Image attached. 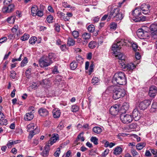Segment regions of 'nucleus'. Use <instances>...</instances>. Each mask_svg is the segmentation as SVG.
<instances>
[{
	"instance_id": "obj_1",
	"label": "nucleus",
	"mask_w": 157,
	"mask_h": 157,
	"mask_svg": "<svg viewBox=\"0 0 157 157\" xmlns=\"http://www.w3.org/2000/svg\"><path fill=\"white\" fill-rule=\"evenodd\" d=\"M132 42L130 39H117L112 45V50L116 54V52H117V50H120L121 46H129L130 44L132 45L133 49L136 51L137 49L138 46L136 43H132Z\"/></svg>"
},
{
	"instance_id": "obj_2",
	"label": "nucleus",
	"mask_w": 157,
	"mask_h": 157,
	"mask_svg": "<svg viewBox=\"0 0 157 157\" xmlns=\"http://www.w3.org/2000/svg\"><path fill=\"white\" fill-rule=\"evenodd\" d=\"M113 82H116L120 85H124L127 83V80L124 73L118 72L115 74L113 76Z\"/></svg>"
},
{
	"instance_id": "obj_3",
	"label": "nucleus",
	"mask_w": 157,
	"mask_h": 157,
	"mask_svg": "<svg viewBox=\"0 0 157 157\" xmlns=\"http://www.w3.org/2000/svg\"><path fill=\"white\" fill-rule=\"evenodd\" d=\"M129 17L136 22L145 21V18L141 16V12L140 8H136L129 13Z\"/></svg>"
},
{
	"instance_id": "obj_4",
	"label": "nucleus",
	"mask_w": 157,
	"mask_h": 157,
	"mask_svg": "<svg viewBox=\"0 0 157 157\" xmlns=\"http://www.w3.org/2000/svg\"><path fill=\"white\" fill-rule=\"evenodd\" d=\"M11 1L12 0H4V6L2 9V11L3 13H10L14 10V5L11 3Z\"/></svg>"
},
{
	"instance_id": "obj_5",
	"label": "nucleus",
	"mask_w": 157,
	"mask_h": 157,
	"mask_svg": "<svg viewBox=\"0 0 157 157\" xmlns=\"http://www.w3.org/2000/svg\"><path fill=\"white\" fill-rule=\"evenodd\" d=\"M148 30L147 27L143 26L138 29L136 33L137 35L140 39H146L149 35Z\"/></svg>"
},
{
	"instance_id": "obj_6",
	"label": "nucleus",
	"mask_w": 157,
	"mask_h": 157,
	"mask_svg": "<svg viewBox=\"0 0 157 157\" xmlns=\"http://www.w3.org/2000/svg\"><path fill=\"white\" fill-rule=\"evenodd\" d=\"M113 98L116 100L124 97L125 94V90L123 89L117 88L113 90Z\"/></svg>"
},
{
	"instance_id": "obj_7",
	"label": "nucleus",
	"mask_w": 157,
	"mask_h": 157,
	"mask_svg": "<svg viewBox=\"0 0 157 157\" xmlns=\"http://www.w3.org/2000/svg\"><path fill=\"white\" fill-rule=\"evenodd\" d=\"M39 63L41 67H48L52 63L53 61L49 60L47 56H44L41 57L39 60Z\"/></svg>"
},
{
	"instance_id": "obj_8",
	"label": "nucleus",
	"mask_w": 157,
	"mask_h": 157,
	"mask_svg": "<svg viewBox=\"0 0 157 157\" xmlns=\"http://www.w3.org/2000/svg\"><path fill=\"white\" fill-rule=\"evenodd\" d=\"M120 117L121 122L124 124H128L131 122L133 120L131 115L124 113H122L120 114Z\"/></svg>"
},
{
	"instance_id": "obj_9",
	"label": "nucleus",
	"mask_w": 157,
	"mask_h": 157,
	"mask_svg": "<svg viewBox=\"0 0 157 157\" xmlns=\"http://www.w3.org/2000/svg\"><path fill=\"white\" fill-rule=\"evenodd\" d=\"M119 11L120 9L118 8H112L110 11L108 13L109 17L108 20L109 21L111 18L114 19Z\"/></svg>"
},
{
	"instance_id": "obj_10",
	"label": "nucleus",
	"mask_w": 157,
	"mask_h": 157,
	"mask_svg": "<svg viewBox=\"0 0 157 157\" xmlns=\"http://www.w3.org/2000/svg\"><path fill=\"white\" fill-rule=\"evenodd\" d=\"M150 6L149 4H146L145 3L143 4L140 6V8L141 10L143 13L145 15H149L150 13Z\"/></svg>"
},
{
	"instance_id": "obj_11",
	"label": "nucleus",
	"mask_w": 157,
	"mask_h": 157,
	"mask_svg": "<svg viewBox=\"0 0 157 157\" xmlns=\"http://www.w3.org/2000/svg\"><path fill=\"white\" fill-rule=\"evenodd\" d=\"M151 101L148 100H145L141 102L139 105V107L141 109H145L150 105Z\"/></svg>"
},
{
	"instance_id": "obj_12",
	"label": "nucleus",
	"mask_w": 157,
	"mask_h": 157,
	"mask_svg": "<svg viewBox=\"0 0 157 157\" xmlns=\"http://www.w3.org/2000/svg\"><path fill=\"white\" fill-rule=\"evenodd\" d=\"M59 140L58 135L57 134L54 133L52 134V136L51 137L50 140L48 141L47 144V146H49L50 147L57 140Z\"/></svg>"
},
{
	"instance_id": "obj_13",
	"label": "nucleus",
	"mask_w": 157,
	"mask_h": 157,
	"mask_svg": "<svg viewBox=\"0 0 157 157\" xmlns=\"http://www.w3.org/2000/svg\"><path fill=\"white\" fill-rule=\"evenodd\" d=\"M157 94V87L152 85L149 88V95L151 97H154Z\"/></svg>"
},
{
	"instance_id": "obj_14",
	"label": "nucleus",
	"mask_w": 157,
	"mask_h": 157,
	"mask_svg": "<svg viewBox=\"0 0 157 157\" xmlns=\"http://www.w3.org/2000/svg\"><path fill=\"white\" fill-rule=\"evenodd\" d=\"M119 111V106L117 105H115L111 107L109 109V112L112 115L115 116L117 115Z\"/></svg>"
},
{
	"instance_id": "obj_15",
	"label": "nucleus",
	"mask_w": 157,
	"mask_h": 157,
	"mask_svg": "<svg viewBox=\"0 0 157 157\" xmlns=\"http://www.w3.org/2000/svg\"><path fill=\"white\" fill-rule=\"evenodd\" d=\"M132 116L135 121H138L140 118V113L137 109H134L132 113Z\"/></svg>"
},
{
	"instance_id": "obj_16",
	"label": "nucleus",
	"mask_w": 157,
	"mask_h": 157,
	"mask_svg": "<svg viewBox=\"0 0 157 157\" xmlns=\"http://www.w3.org/2000/svg\"><path fill=\"white\" fill-rule=\"evenodd\" d=\"M38 112L40 115L43 117L46 116L49 114L48 111L46 109L43 108H40Z\"/></svg>"
},
{
	"instance_id": "obj_17",
	"label": "nucleus",
	"mask_w": 157,
	"mask_h": 157,
	"mask_svg": "<svg viewBox=\"0 0 157 157\" xmlns=\"http://www.w3.org/2000/svg\"><path fill=\"white\" fill-rule=\"evenodd\" d=\"M34 117V115L32 112L26 113L25 115L24 118L26 121H31L33 119Z\"/></svg>"
},
{
	"instance_id": "obj_18",
	"label": "nucleus",
	"mask_w": 157,
	"mask_h": 157,
	"mask_svg": "<svg viewBox=\"0 0 157 157\" xmlns=\"http://www.w3.org/2000/svg\"><path fill=\"white\" fill-rule=\"evenodd\" d=\"M60 112L59 109L55 108L52 110V114L53 117L54 118H58L60 115Z\"/></svg>"
},
{
	"instance_id": "obj_19",
	"label": "nucleus",
	"mask_w": 157,
	"mask_h": 157,
	"mask_svg": "<svg viewBox=\"0 0 157 157\" xmlns=\"http://www.w3.org/2000/svg\"><path fill=\"white\" fill-rule=\"evenodd\" d=\"M124 16L122 13L120 12H118V13L117 14L116 16L114 18L115 21L117 22H120L121 20L123 18Z\"/></svg>"
},
{
	"instance_id": "obj_20",
	"label": "nucleus",
	"mask_w": 157,
	"mask_h": 157,
	"mask_svg": "<svg viewBox=\"0 0 157 157\" xmlns=\"http://www.w3.org/2000/svg\"><path fill=\"white\" fill-rule=\"evenodd\" d=\"M129 107V104L127 102H125L123 104L121 109V113H125L128 110Z\"/></svg>"
},
{
	"instance_id": "obj_21",
	"label": "nucleus",
	"mask_w": 157,
	"mask_h": 157,
	"mask_svg": "<svg viewBox=\"0 0 157 157\" xmlns=\"http://www.w3.org/2000/svg\"><path fill=\"white\" fill-rule=\"evenodd\" d=\"M50 147L49 146L46 145L44 147V150L41 153L42 155L43 156H47L49 155V152L50 150Z\"/></svg>"
},
{
	"instance_id": "obj_22",
	"label": "nucleus",
	"mask_w": 157,
	"mask_h": 157,
	"mask_svg": "<svg viewBox=\"0 0 157 157\" xmlns=\"http://www.w3.org/2000/svg\"><path fill=\"white\" fill-rule=\"evenodd\" d=\"M122 151V148L119 146L116 147L113 151V154L117 155H120Z\"/></svg>"
},
{
	"instance_id": "obj_23",
	"label": "nucleus",
	"mask_w": 157,
	"mask_h": 157,
	"mask_svg": "<svg viewBox=\"0 0 157 157\" xmlns=\"http://www.w3.org/2000/svg\"><path fill=\"white\" fill-rule=\"evenodd\" d=\"M80 140L82 142L84 141L85 140L84 137L82 136L81 133L79 134L78 136L76 139L74 141V144H75V145H78L80 143L78 142Z\"/></svg>"
},
{
	"instance_id": "obj_24",
	"label": "nucleus",
	"mask_w": 157,
	"mask_h": 157,
	"mask_svg": "<svg viewBox=\"0 0 157 157\" xmlns=\"http://www.w3.org/2000/svg\"><path fill=\"white\" fill-rule=\"evenodd\" d=\"M20 142V140H17L16 141L10 140L7 143V146L9 148H11L12 147L13 145L18 143Z\"/></svg>"
},
{
	"instance_id": "obj_25",
	"label": "nucleus",
	"mask_w": 157,
	"mask_h": 157,
	"mask_svg": "<svg viewBox=\"0 0 157 157\" xmlns=\"http://www.w3.org/2000/svg\"><path fill=\"white\" fill-rule=\"evenodd\" d=\"M36 126V124L33 123H30L27 125V131L32 132L36 129V128H34Z\"/></svg>"
},
{
	"instance_id": "obj_26",
	"label": "nucleus",
	"mask_w": 157,
	"mask_h": 157,
	"mask_svg": "<svg viewBox=\"0 0 157 157\" xmlns=\"http://www.w3.org/2000/svg\"><path fill=\"white\" fill-rule=\"evenodd\" d=\"M38 10V7L35 5L33 6L31 8V12L32 15L33 16H36V14Z\"/></svg>"
},
{
	"instance_id": "obj_27",
	"label": "nucleus",
	"mask_w": 157,
	"mask_h": 157,
	"mask_svg": "<svg viewBox=\"0 0 157 157\" xmlns=\"http://www.w3.org/2000/svg\"><path fill=\"white\" fill-rule=\"evenodd\" d=\"M126 66L124 69V71L130 70H132L135 68V65L132 63H128L126 65Z\"/></svg>"
},
{
	"instance_id": "obj_28",
	"label": "nucleus",
	"mask_w": 157,
	"mask_h": 157,
	"mask_svg": "<svg viewBox=\"0 0 157 157\" xmlns=\"http://www.w3.org/2000/svg\"><path fill=\"white\" fill-rule=\"evenodd\" d=\"M146 145V143L144 142H141L138 144L136 146L137 150H140L142 149Z\"/></svg>"
},
{
	"instance_id": "obj_29",
	"label": "nucleus",
	"mask_w": 157,
	"mask_h": 157,
	"mask_svg": "<svg viewBox=\"0 0 157 157\" xmlns=\"http://www.w3.org/2000/svg\"><path fill=\"white\" fill-rule=\"evenodd\" d=\"M75 44V41L71 38L69 37L67 40V45L68 46H74Z\"/></svg>"
},
{
	"instance_id": "obj_30",
	"label": "nucleus",
	"mask_w": 157,
	"mask_h": 157,
	"mask_svg": "<svg viewBox=\"0 0 157 157\" xmlns=\"http://www.w3.org/2000/svg\"><path fill=\"white\" fill-rule=\"evenodd\" d=\"M82 37L83 40L88 41L91 38V35L88 33H85L82 35Z\"/></svg>"
},
{
	"instance_id": "obj_31",
	"label": "nucleus",
	"mask_w": 157,
	"mask_h": 157,
	"mask_svg": "<svg viewBox=\"0 0 157 157\" xmlns=\"http://www.w3.org/2000/svg\"><path fill=\"white\" fill-rule=\"evenodd\" d=\"M116 56L118 57L120 60H121V62H122V61H125V56L122 53L119 52L116 55Z\"/></svg>"
},
{
	"instance_id": "obj_32",
	"label": "nucleus",
	"mask_w": 157,
	"mask_h": 157,
	"mask_svg": "<svg viewBox=\"0 0 157 157\" xmlns=\"http://www.w3.org/2000/svg\"><path fill=\"white\" fill-rule=\"evenodd\" d=\"M93 131L96 134H99L102 132V129L99 127H94L93 129Z\"/></svg>"
},
{
	"instance_id": "obj_33",
	"label": "nucleus",
	"mask_w": 157,
	"mask_h": 157,
	"mask_svg": "<svg viewBox=\"0 0 157 157\" xmlns=\"http://www.w3.org/2000/svg\"><path fill=\"white\" fill-rule=\"evenodd\" d=\"M150 29L151 31L157 32V23H155L151 24L150 26Z\"/></svg>"
},
{
	"instance_id": "obj_34",
	"label": "nucleus",
	"mask_w": 157,
	"mask_h": 157,
	"mask_svg": "<svg viewBox=\"0 0 157 157\" xmlns=\"http://www.w3.org/2000/svg\"><path fill=\"white\" fill-rule=\"evenodd\" d=\"M157 109V102L155 101L153 102L151 105V107L150 109L151 112H154Z\"/></svg>"
},
{
	"instance_id": "obj_35",
	"label": "nucleus",
	"mask_w": 157,
	"mask_h": 157,
	"mask_svg": "<svg viewBox=\"0 0 157 157\" xmlns=\"http://www.w3.org/2000/svg\"><path fill=\"white\" fill-rule=\"evenodd\" d=\"M97 43L94 41H92L88 44V46L90 48L93 49L97 45Z\"/></svg>"
},
{
	"instance_id": "obj_36",
	"label": "nucleus",
	"mask_w": 157,
	"mask_h": 157,
	"mask_svg": "<svg viewBox=\"0 0 157 157\" xmlns=\"http://www.w3.org/2000/svg\"><path fill=\"white\" fill-rule=\"evenodd\" d=\"M56 57V55L55 54L52 53H50L48 54V56H47V58L49 60H51L52 61H53V60L55 59Z\"/></svg>"
},
{
	"instance_id": "obj_37",
	"label": "nucleus",
	"mask_w": 157,
	"mask_h": 157,
	"mask_svg": "<svg viewBox=\"0 0 157 157\" xmlns=\"http://www.w3.org/2000/svg\"><path fill=\"white\" fill-rule=\"evenodd\" d=\"M78 64L75 61H73L70 64V67L72 70H75L77 67Z\"/></svg>"
},
{
	"instance_id": "obj_38",
	"label": "nucleus",
	"mask_w": 157,
	"mask_h": 157,
	"mask_svg": "<svg viewBox=\"0 0 157 157\" xmlns=\"http://www.w3.org/2000/svg\"><path fill=\"white\" fill-rule=\"evenodd\" d=\"M71 110L73 112H76L79 109V107L76 105H72Z\"/></svg>"
},
{
	"instance_id": "obj_39",
	"label": "nucleus",
	"mask_w": 157,
	"mask_h": 157,
	"mask_svg": "<svg viewBox=\"0 0 157 157\" xmlns=\"http://www.w3.org/2000/svg\"><path fill=\"white\" fill-rule=\"evenodd\" d=\"M37 38L35 36H33L31 37L29 40V43L31 44H33L35 43V42L37 40Z\"/></svg>"
},
{
	"instance_id": "obj_40",
	"label": "nucleus",
	"mask_w": 157,
	"mask_h": 157,
	"mask_svg": "<svg viewBox=\"0 0 157 157\" xmlns=\"http://www.w3.org/2000/svg\"><path fill=\"white\" fill-rule=\"evenodd\" d=\"M88 31L90 33H93L95 30V27L93 25H89L87 28Z\"/></svg>"
},
{
	"instance_id": "obj_41",
	"label": "nucleus",
	"mask_w": 157,
	"mask_h": 157,
	"mask_svg": "<svg viewBox=\"0 0 157 157\" xmlns=\"http://www.w3.org/2000/svg\"><path fill=\"white\" fill-rule=\"evenodd\" d=\"M92 83L94 85L97 84V83L99 82V79L98 77H93L92 80Z\"/></svg>"
},
{
	"instance_id": "obj_42",
	"label": "nucleus",
	"mask_w": 157,
	"mask_h": 157,
	"mask_svg": "<svg viewBox=\"0 0 157 157\" xmlns=\"http://www.w3.org/2000/svg\"><path fill=\"white\" fill-rule=\"evenodd\" d=\"M62 77L60 75H57L56 76V78L54 81L55 84H58L59 82L61 81L62 80Z\"/></svg>"
},
{
	"instance_id": "obj_43",
	"label": "nucleus",
	"mask_w": 157,
	"mask_h": 157,
	"mask_svg": "<svg viewBox=\"0 0 157 157\" xmlns=\"http://www.w3.org/2000/svg\"><path fill=\"white\" fill-rule=\"evenodd\" d=\"M90 141L95 145H97L98 144V139L96 137H92L90 139Z\"/></svg>"
},
{
	"instance_id": "obj_44",
	"label": "nucleus",
	"mask_w": 157,
	"mask_h": 157,
	"mask_svg": "<svg viewBox=\"0 0 157 157\" xmlns=\"http://www.w3.org/2000/svg\"><path fill=\"white\" fill-rule=\"evenodd\" d=\"M28 62V60L26 57H25L24 59L22 60L21 63V67H24L27 63Z\"/></svg>"
},
{
	"instance_id": "obj_45",
	"label": "nucleus",
	"mask_w": 157,
	"mask_h": 157,
	"mask_svg": "<svg viewBox=\"0 0 157 157\" xmlns=\"http://www.w3.org/2000/svg\"><path fill=\"white\" fill-rule=\"evenodd\" d=\"M29 35L26 34H25L21 38V40L24 41L27 40L29 38Z\"/></svg>"
},
{
	"instance_id": "obj_46",
	"label": "nucleus",
	"mask_w": 157,
	"mask_h": 157,
	"mask_svg": "<svg viewBox=\"0 0 157 157\" xmlns=\"http://www.w3.org/2000/svg\"><path fill=\"white\" fill-rule=\"evenodd\" d=\"M16 72L14 71H10V77L12 78L15 79L16 76Z\"/></svg>"
},
{
	"instance_id": "obj_47",
	"label": "nucleus",
	"mask_w": 157,
	"mask_h": 157,
	"mask_svg": "<svg viewBox=\"0 0 157 157\" xmlns=\"http://www.w3.org/2000/svg\"><path fill=\"white\" fill-rule=\"evenodd\" d=\"M117 26V24L115 22H112L110 24V28L113 29H116Z\"/></svg>"
},
{
	"instance_id": "obj_48",
	"label": "nucleus",
	"mask_w": 157,
	"mask_h": 157,
	"mask_svg": "<svg viewBox=\"0 0 157 157\" xmlns=\"http://www.w3.org/2000/svg\"><path fill=\"white\" fill-rule=\"evenodd\" d=\"M47 20L48 23H52L53 19V17L51 15H49L47 18Z\"/></svg>"
},
{
	"instance_id": "obj_49",
	"label": "nucleus",
	"mask_w": 157,
	"mask_h": 157,
	"mask_svg": "<svg viewBox=\"0 0 157 157\" xmlns=\"http://www.w3.org/2000/svg\"><path fill=\"white\" fill-rule=\"evenodd\" d=\"M72 34L75 38H77L79 36V32L76 31H74L72 32Z\"/></svg>"
},
{
	"instance_id": "obj_50",
	"label": "nucleus",
	"mask_w": 157,
	"mask_h": 157,
	"mask_svg": "<svg viewBox=\"0 0 157 157\" xmlns=\"http://www.w3.org/2000/svg\"><path fill=\"white\" fill-rule=\"evenodd\" d=\"M14 21V17L11 16L8 17L7 19V21L9 23H11L13 22Z\"/></svg>"
},
{
	"instance_id": "obj_51",
	"label": "nucleus",
	"mask_w": 157,
	"mask_h": 157,
	"mask_svg": "<svg viewBox=\"0 0 157 157\" xmlns=\"http://www.w3.org/2000/svg\"><path fill=\"white\" fill-rule=\"evenodd\" d=\"M131 152L133 156H135L138 155V152H137L135 149L133 148L131 149Z\"/></svg>"
},
{
	"instance_id": "obj_52",
	"label": "nucleus",
	"mask_w": 157,
	"mask_h": 157,
	"mask_svg": "<svg viewBox=\"0 0 157 157\" xmlns=\"http://www.w3.org/2000/svg\"><path fill=\"white\" fill-rule=\"evenodd\" d=\"M44 15L43 12L42 11L38 10L36 14V16L37 15L39 17H42Z\"/></svg>"
},
{
	"instance_id": "obj_53",
	"label": "nucleus",
	"mask_w": 157,
	"mask_h": 157,
	"mask_svg": "<svg viewBox=\"0 0 157 157\" xmlns=\"http://www.w3.org/2000/svg\"><path fill=\"white\" fill-rule=\"evenodd\" d=\"M60 26L59 24H56L55 25V29L56 31L57 32H59L60 31Z\"/></svg>"
},
{
	"instance_id": "obj_54",
	"label": "nucleus",
	"mask_w": 157,
	"mask_h": 157,
	"mask_svg": "<svg viewBox=\"0 0 157 157\" xmlns=\"http://www.w3.org/2000/svg\"><path fill=\"white\" fill-rule=\"evenodd\" d=\"M7 124V121L6 119H3L0 122L1 125H6Z\"/></svg>"
},
{
	"instance_id": "obj_55",
	"label": "nucleus",
	"mask_w": 157,
	"mask_h": 157,
	"mask_svg": "<svg viewBox=\"0 0 157 157\" xmlns=\"http://www.w3.org/2000/svg\"><path fill=\"white\" fill-rule=\"evenodd\" d=\"M22 54H21L20 55V56L19 57L18 59H13L12 60V62L13 63H14L15 62V61H21V57L22 56Z\"/></svg>"
},
{
	"instance_id": "obj_56",
	"label": "nucleus",
	"mask_w": 157,
	"mask_h": 157,
	"mask_svg": "<svg viewBox=\"0 0 157 157\" xmlns=\"http://www.w3.org/2000/svg\"><path fill=\"white\" fill-rule=\"evenodd\" d=\"M109 152V150L108 149H106L104 152L102 153V156L103 157H105L107 154H108Z\"/></svg>"
},
{
	"instance_id": "obj_57",
	"label": "nucleus",
	"mask_w": 157,
	"mask_h": 157,
	"mask_svg": "<svg viewBox=\"0 0 157 157\" xmlns=\"http://www.w3.org/2000/svg\"><path fill=\"white\" fill-rule=\"evenodd\" d=\"M63 6L65 8H71L72 7L69 5L67 2H64L63 3Z\"/></svg>"
},
{
	"instance_id": "obj_58",
	"label": "nucleus",
	"mask_w": 157,
	"mask_h": 157,
	"mask_svg": "<svg viewBox=\"0 0 157 157\" xmlns=\"http://www.w3.org/2000/svg\"><path fill=\"white\" fill-rule=\"evenodd\" d=\"M76 59L77 61L78 62H80L82 61V58L81 56L79 55L78 56L76 57Z\"/></svg>"
},
{
	"instance_id": "obj_59",
	"label": "nucleus",
	"mask_w": 157,
	"mask_h": 157,
	"mask_svg": "<svg viewBox=\"0 0 157 157\" xmlns=\"http://www.w3.org/2000/svg\"><path fill=\"white\" fill-rule=\"evenodd\" d=\"M31 133H30L29 135V137L32 138L33 136L36 133L35 132V130L33 131H32Z\"/></svg>"
},
{
	"instance_id": "obj_60",
	"label": "nucleus",
	"mask_w": 157,
	"mask_h": 157,
	"mask_svg": "<svg viewBox=\"0 0 157 157\" xmlns=\"http://www.w3.org/2000/svg\"><path fill=\"white\" fill-rule=\"evenodd\" d=\"M135 57L137 60H140L141 58V56L139 52H136L135 54Z\"/></svg>"
},
{
	"instance_id": "obj_61",
	"label": "nucleus",
	"mask_w": 157,
	"mask_h": 157,
	"mask_svg": "<svg viewBox=\"0 0 157 157\" xmlns=\"http://www.w3.org/2000/svg\"><path fill=\"white\" fill-rule=\"evenodd\" d=\"M18 27L17 25H15L11 29V30L13 32H16L17 30Z\"/></svg>"
},
{
	"instance_id": "obj_62",
	"label": "nucleus",
	"mask_w": 157,
	"mask_h": 157,
	"mask_svg": "<svg viewBox=\"0 0 157 157\" xmlns=\"http://www.w3.org/2000/svg\"><path fill=\"white\" fill-rule=\"evenodd\" d=\"M151 152L154 155H157V149H152L151 150Z\"/></svg>"
},
{
	"instance_id": "obj_63",
	"label": "nucleus",
	"mask_w": 157,
	"mask_h": 157,
	"mask_svg": "<svg viewBox=\"0 0 157 157\" xmlns=\"http://www.w3.org/2000/svg\"><path fill=\"white\" fill-rule=\"evenodd\" d=\"M124 61H122V62H121V60H120L119 61V62L120 64L121 65V67L124 69L125 66H126V64H125Z\"/></svg>"
},
{
	"instance_id": "obj_64",
	"label": "nucleus",
	"mask_w": 157,
	"mask_h": 157,
	"mask_svg": "<svg viewBox=\"0 0 157 157\" xmlns=\"http://www.w3.org/2000/svg\"><path fill=\"white\" fill-rule=\"evenodd\" d=\"M137 124L134 123H132L130 124L129 127L131 128H135L137 127Z\"/></svg>"
}]
</instances>
